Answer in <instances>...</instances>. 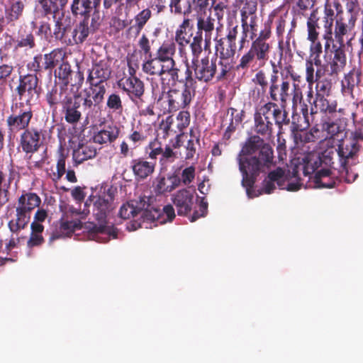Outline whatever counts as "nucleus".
I'll return each mask as SVG.
<instances>
[{"instance_id":"obj_28","label":"nucleus","mask_w":363,"mask_h":363,"mask_svg":"<svg viewBox=\"0 0 363 363\" xmlns=\"http://www.w3.org/2000/svg\"><path fill=\"white\" fill-rule=\"evenodd\" d=\"M111 72V69L107 62L99 61L89 70L86 81L106 84V81L110 77Z\"/></svg>"},{"instance_id":"obj_20","label":"nucleus","mask_w":363,"mask_h":363,"mask_svg":"<svg viewBox=\"0 0 363 363\" xmlns=\"http://www.w3.org/2000/svg\"><path fill=\"white\" fill-rule=\"evenodd\" d=\"M257 151H259V156L265 157L266 161L273 160L272 147L258 135H252L248 138L242 147L241 153L243 155H252Z\"/></svg>"},{"instance_id":"obj_64","label":"nucleus","mask_w":363,"mask_h":363,"mask_svg":"<svg viewBox=\"0 0 363 363\" xmlns=\"http://www.w3.org/2000/svg\"><path fill=\"white\" fill-rule=\"evenodd\" d=\"M255 60H256V57L254 55L252 52L249 50L241 57L240 62L238 65V69H247Z\"/></svg>"},{"instance_id":"obj_63","label":"nucleus","mask_w":363,"mask_h":363,"mask_svg":"<svg viewBox=\"0 0 363 363\" xmlns=\"http://www.w3.org/2000/svg\"><path fill=\"white\" fill-rule=\"evenodd\" d=\"M138 45L140 48V52L145 56L152 54L151 50L150 41L148 37L143 33L138 41Z\"/></svg>"},{"instance_id":"obj_49","label":"nucleus","mask_w":363,"mask_h":363,"mask_svg":"<svg viewBox=\"0 0 363 363\" xmlns=\"http://www.w3.org/2000/svg\"><path fill=\"white\" fill-rule=\"evenodd\" d=\"M320 143L323 146L327 147V148L321 152V158L325 163L330 164L333 157L335 155V153L337 152L338 154V147L336 148L333 145V141L331 138L328 140H321Z\"/></svg>"},{"instance_id":"obj_15","label":"nucleus","mask_w":363,"mask_h":363,"mask_svg":"<svg viewBox=\"0 0 363 363\" xmlns=\"http://www.w3.org/2000/svg\"><path fill=\"white\" fill-rule=\"evenodd\" d=\"M216 61V58L209 60L208 57L192 60V69L196 79L203 82L211 81L217 72Z\"/></svg>"},{"instance_id":"obj_48","label":"nucleus","mask_w":363,"mask_h":363,"mask_svg":"<svg viewBox=\"0 0 363 363\" xmlns=\"http://www.w3.org/2000/svg\"><path fill=\"white\" fill-rule=\"evenodd\" d=\"M307 113L308 110L306 109L303 116L293 114L291 129L294 135L295 133L301 132L309 126L310 124L306 117Z\"/></svg>"},{"instance_id":"obj_38","label":"nucleus","mask_w":363,"mask_h":363,"mask_svg":"<svg viewBox=\"0 0 363 363\" xmlns=\"http://www.w3.org/2000/svg\"><path fill=\"white\" fill-rule=\"evenodd\" d=\"M96 155V149L89 145H79L73 150L72 158L74 162L79 164L83 162L94 158Z\"/></svg>"},{"instance_id":"obj_11","label":"nucleus","mask_w":363,"mask_h":363,"mask_svg":"<svg viewBox=\"0 0 363 363\" xmlns=\"http://www.w3.org/2000/svg\"><path fill=\"white\" fill-rule=\"evenodd\" d=\"M33 116L32 108L28 104L23 102L13 104L11 113L6 121L9 133L16 135L21 130H27Z\"/></svg>"},{"instance_id":"obj_4","label":"nucleus","mask_w":363,"mask_h":363,"mask_svg":"<svg viewBox=\"0 0 363 363\" xmlns=\"http://www.w3.org/2000/svg\"><path fill=\"white\" fill-rule=\"evenodd\" d=\"M273 120L280 129L283 125L289 123L287 113L282 111L276 102L270 101L262 105L255 114V131L262 135H270L273 129Z\"/></svg>"},{"instance_id":"obj_27","label":"nucleus","mask_w":363,"mask_h":363,"mask_svg":"<svg viewBox=\"0 0 363 363\" xmlns=\"http://www.w3.org/2000/svg\"><path fill=\"white\" fill-rule=\"evenodd\" d=\"M101 0H72V13L75 16H84L91 13L92 11L99 8Z\"/></svg>"},{"instance_id":"obj_46","label":"nucleus","mask_w":363,"mask_h":363,"mask_svg":"<svg viewBox=\"0 0 363 363\" xmlns=\"http://www.w3.org/2000/svg\"><path fill=\"white\" fill-rule=\"evenodd\" d=\"M31 233L27 241V246L29 248L40 246L44 242V238L42 233L44 230L43 225L30 224Z\"/></svg>"},{"instance_id":"obj_5","label":"nucleus","mask_w":363,"mask_h":363,"mask_svg":"<svg viewBox=\"0 0 363 363\" xmlns=\"http://www.w3.org/2000/svg\"><path fill=\"white\" fill-rule=\"evenodd\" d=\"M183 83L181 89H171L167 91L166 100L164 101V103H167V106L164 108V113L176 112L189 106L195 95L196 81L192 77L191 69L188 66Z\"/></svg>"},{"instance_id":"obj_51","label":"nucleus","mask_w":363,"mask_h":363,"mask_svg":"<svg viewBox=\"0 0 363 363\" xmlns=\"http://www.w3.org/2000/svg\"><path fill=\"white\" fill-rule=\"evenodd\" d=\"M13 40L16 43V49L23 48L32 49L35 46V38L31 32L20 34L17 39Z\"/></svg>"},{"instance_id":"obj_56","label":"nucleus","mask_w":363,"mask_h":363,"mask_svg":"<svg viewBox=\"0 0 363 363\" xmlns=\"http://www.w3.org/2000/svg\"><path fill=\"white\" fill-rule=\"evenodd\" d=\"M106 106L113 112L121 113L123 111V106L119 94L116 93L110 94L107 98Z\"/></svg>"},{"instance_id":"obj_34","label":"nucleus","mask_w":363,"mask_h":363,"mask_svg":"<svg viewBox=\"0 0 363 363\" xmlns=\"http://www.w3.org/2000/svg\"><path fill=\"white\" fill-rule=\"evenodd\" d=\"M66 159L67 155L64 153V149L60 147L58 150L56 167H51L48 172L49 177L55 184H57L66 172Z\"/></svg>"},{"instance_id":"obj_13","label":"nucleus","mask_w":363,"mask_h":363,"mask_svg":"<svg viewBox=\"0 0 363 363\" xmlns=\"http://www.w3.org/2000/svg\"><path fill=\"white\" fill-rule=\"evenodd\" d=\"M272 74L269 79L268 94L270 100L273 102H280L283 107L285 106L289 98V82L283 79L281 82H279L278 69L275 64L272 63Z\"/></svg>"},{"instance_id":"obj_45","label":"nucleus","mask_w":363,"mask_h":363,"mask_svg":"<svg viewBox=\"0 0 363 363\" xmlns=\"http://www.w3.org/2000/svg\"><path fill=\"white\" fill-rule=\"evenodd\" d=\"M294 140L298 145L315 143L320 140V130L318 128H313L308 132L301 131L295 133Z\"/></svg>"},{"instance_id":"obj_36","label":"nucleus","mask_w":363,"mask_h":363,"mask_svg":"<svg viewBox=\"0 0 363 363\" xmlns=\"http://www.w3.org/2000/svg\"><path fill=\"white\" fill-rule=\"evenodd\" d=\"M180 69L177 67V63L165 65L162 77H160L161 83L163 86H174L179 79Z\"/></svg>"},{"instance_id":"obj_59","label":"nucleus","mask_w":363,"mask_h":363,"mask_svg":"<svg viewBox=\"0 0 363 363\" xmlns=\"http://www.w3.org/2000/svg\"><path fill=\"white\" fill-rule=\"evenodd\" d=\"M39 3L45 16L52 14L55 18L56 13L60 10L57 0H40Z\"/></svg>"},{"instance_id":"obj_17","label":"nucleus","mask_w":363,"mask_h":363,"mask_svg":"<svg viewBox=\"0 0 363 363\" xmlns=\"http://www.w3.org/2000/svg\"><path fill=\"white\" fill-rule=\"evenodd\" d=\"M334 6L337 10V16L335 23L334 36L335 40L340 44V47H344V36L352 31L356 23L354 17H348L346 20L342 16V11H339L341 5L339 2H335Z\"/></svg>"},{"instance_id":"obj_26","label":"nucleus","mask_w":363,"mask_h":363,"mask_svg":"<svg viewBox=\"0 0 363 363\" xmlns=\"http://www.w3.org/2000/svg\"><path fill=\"white\" fill-rule=\"evenodd\" d=\"M18 178V173L13 169L8 174L0 171V208L9 202L11 184Z\"/></svg>"},{"instance_id":"obj_30","label":"nucleus","mask_w":363,"mask_h":363,"mask_svg":"<svg viewBox=\"0 0 363 363\" xmlns=\"http://www.w3.org/2000/svg\"><path fill=\"white\" fill-rule=\"evenodd\" d=\"M164 66V63L150 54L145 57L142 64V70L148 75L162 77Z\"/></svg>"},{"instance_id":"obj_44","label":"nucleus","mask_w":363,"mask_h":363,"mask_svg":"<svg viewBox=\"0 0 363 363\" xmlns=\"http://www.w3.org/2000/svg\"><path fill=\"white\" fill-rule=\"evenodd\" d=\"M216 52L219 53L220 58L229 59L233 57L235 54L236 45L235 43L226 41L225 38L216 40Z\"/></svg>"},{"instance_id":"obj_62","label":"nucleus","mask_w":363,"mask_h":363,"mask_svg":"<svg viewBox=\"0 0 363 363\" xmlns=\"http://www.w3.org/2000/svg\"><path fill=\"white\" fill-rule=\"evenodd\" d=\"M252 82L261 87L262 95L266 93L267 89L269 86V82H268L267 75L265 72L262 69L255 74L254 78L252 79Z\"/></svg>"},{"instance_id":"obj_16","label":"nucleus","mask_w":363,"mask_h":363,"mask_svg":"<svg viewBox=\"0 0 363 363\" xmlns=\"http://www.w3.org/2000/svg\"><path fill=\"white\" fill-rule=\"evenodd\" d=\"M38 81L35 74L20 76L19 84L16 87L20 99H25L27 102L37 99L39 96Z\"/></svg>"},{"instance_id":"obj_41","label":"nucleus","mask_w":363,"mask_h":363,"mask_svg":"<svg viewBox=\"0 0 363 363\" xmlns=\"http://www.w3.org/2000/svg\"><path fill=\"white\" fill-rule=\"evenodd\" d=\"M337 179L332 177L330 169H323L318 171L314 177V184L318 188H332L336 184Z\"/></svg>"},{"instance_id":"obj_53","label":"nucleus","mask_w":363,"mask_h":363,"mask_svg":"<svg viewBox=\"0 0 363 363\" xmlns=\"http://www.w3.org/2000/svg\"><path fill=\"white\" fill-rule=\"evenodd\" d=\"M311 42L309 60L313 61L315 66L319 67L321 65L320 55L323 52L322 44L320 41H318V40Z\"/></svg>"},{"instance_id":"obj_10","label":"nucleus","mask_w":363,"mask_h":363,"mask_svg":"<svg viewBox=\"0 0 363 363\" xmlns=\"http://www.w3.org/2000/svg\"><path fill=\"white\" fill-rule=\"evenodd\" d=\"M293 177L296 179V182H290L288 175L284 169L277 167L276 169L271 171L267 177L262 182V192L265 194H271L277 186L281 189H286L288 191H295L300 189L301 184L299 179L296 178L297 172L294 169Z\"/></svg>"},{"instance_id":"obj_60","label":"nucleus","mask_w":363,"mask_h":363,"mask_svg":"<svg viewBox=\"0 0 363 363\" xmlns=\"http://www.w3.org/2000/svg\"><path fill=\"white\" fill-rule=\"evenodd\" d=\"M242 111L239 112L234 108H229L228 111V114L230 113L231 122L226 129V133H231L235 130L236 126L242 121Z\"/></svg>"},{"instance_id":"obj_7","label":"nucleus","mask_w":363,"mask_h":363,"mask_svg":"<svg viewBox=\"0 0 363 363\" xmlns=\"http://www.w3.org/2000/svg\"><path fill=\"white\" fill-rule=\"evenodd\" d=\"M354 130L350 131V136L338 145V157L344 162L358 157L363 143V124L355 119L356 113H352Z\"/></svg>"},{"instance_id":"obj_19","label":"nucleus","mask_w":363,"mask_h":363,"mask_svg":"<svg viewBox=\"0 0 363 363\" xmlns=\"http://www.w3.org/2000/svg\"><path fill=\"white\" fill-rule=\"evenodd\" d=\"M333 52L330 55H324V60L325 64V69L330 75H337L341 72L345 68L347 62V57L342 47L335 48Z\"/></svg>"},{"instance_id":"obj_54","label":"nucleus","mask_w":363,"mask_h":363,"mask_svg":"<svg viewBox=\"0 0 363 363\" xmlns=\"http://www.w3.org/2000/svg\"><path fill=\"white\" fill-rule=\"evenodd\" d=\"M55 19V24L51 30V38L62 41L67 32V26L62 22V18H57Z\"/></svg>"},{"instance_id":"obj_3","label":"nucleus","mask_w":363,"mask_h":363,"mask_svg":"<svg viewBox=\"0 0 363 363\" xmlns=\"http://www.w3.org/2000/svg\"><path fill=\"white\" fill-rule=\"evenodd\" d=\"M84 228L89 232V238L97 242H106L110 240V237H116V230L111 226H97L93 223H86L84 225L81 222L67 221L61 219L58 221L52 230L50 240L69 236L75 230Z\"/></svg>"},{"instance_id":"obj_47","label":"nucleus","mask_w":363,"mask_h":363,"mask_svg":"<svg viewBox=\"0 0 363 363\" xmlns=\"http://www.w3.org/2000/svg\"><path fill=\"white\" fill-rule=\"evenodd\" d=\"M362 72L359 69H352L345 77L343 86L351 94H353L354 88L359 85L361 82Z\"/></svg>"},{"instance_id":"obj_55","label":"nucleus","mask_w":363,"mask_h":363,"mask_svg":"<svg viewBox=\"0 0 363 363\" xmlns=\"http://www.w3.org/2000/svg\"><path fill=\"white\" fill-rule=\"evenodd\" d=\"M321 157L319 155H311L307 157V161L304 165L303 173L308 175L313 173L321 164Z\"/></svg>"},{"instance_id":"obj_24","label":"nucleus","mask_w":363,"mask_h":363,"mask_svg":"<svg viewBox=\"0 0 363 363\" xmlns=\"http://www.w3.org/2000/svg\"><path fill=\"white\" fill-rule=\"evenodd\" d=\"M41 143V131L36 128L27 129L21 135V147L26 153L38 151Z\"/></svg>"},{"instance_id":"obj_1","label":"nucleus","mask_w":363,"mask_h":363,"mask_svg":"<svg viewBox=\"0 0 363 363\" xmlns=\"http://www.w3.org/2000/svg\"><path fill=\"white\" fill-rule=\"evenodd\" d=\"M155 199L152 196H143L138 200L131 201L123 204L119 211V216L123 219L134 218L133 229L140 227L139 219L143 221H157L164 223L167 220L172 221L175 217L174 209L170 204L163 207L162 211L155 208L152 203Z\"/></svg>"},{"instance_id":"obj_21","label":"nucleus","mask_w":363,"mask_h":363,"mask_svg":"<svg viewBox=\"0 0 363 363\" xmlns=\"http://www.w3.org/2000/svg\"><path fill=\"white\" fill-rule=\"evenodd\" d=\"M219 17L213 16L211 14L206 17H199L197 19V31L203 34L204 49L208 50L211 45L212 35L214 29L219 31L220 27L218 26Z\"/></svg>"},{"instance_id":"obj_31","label":"nucleus","mask_w":363,"mask_h":363,"mask_svg":"<svg viewBox=\"0 0 363 363\" xmlns=\"http://www.w3.org/2000/svg\"><path fill=\"white\" fill-rule=\"evenodd\" d=\"M89 18H84V19L79 22L72 31V39L69 40L68 44H82L83 43L89 35L93 33L89 27Z\"/></svg>"},{"instance_id":"obj_39","label":"nucleus","mask_w":363,"mask_h":363,"mask_svg":"<svg viewBox=\"0 0 363 363\" xmlns=\"http://www.w3.org/2000/svg\"><path fill=\"white\" fill-rule=\"evenodd\" d=\"M191 27L190 19L184 18L177 28L175 32L174 40L181 48L190 43L191 34H189L187 30L191 29Z\"/></svg>"},{"instance_id":"obj_58","label":"nucleus","mask_w":363,"mask_h":363,"mask_svg":"<svg viewBox=\"0 0 363 363\" xmlns=\"http://www.w3.org/2000/svg\"><path fill=\"white\" fill-rule=\"evenodd\" d=\"M342 120H334L330 118L328 121L323 125V128L331 137L340 133L343 130V127L341 124Z\"/></svg>"},{"instance_id":"obj_37","label":"nucleus","mask_w":363,"mask_h":363,"mask_svg":"<svg viewBox=\"0 0 363 363\" xmlns=\"http://www.w3.org/2000/svg\"><path fill=\"white\" fill-rule=\"evenodd\" d=\"M340 169V175L341 178L344 179L347 183H352L358 177V173L356 172L352 167L358 162V157L354 160H348V161L344 162L339 157Z\"/></svg>"},{"instance_id":"obj_6","label":"nucleus","mask_w":363,"mask_h":363,"mask_svg":"<svg viewBox=\"0 0 363 363\" xmlns=\"http://www.w3.org/2000/svg\"><path fill=\"white\" fill-rule=\"evenodd\" d=\"M41 203L40 196L33 192L24 191L18 199L16 217L11 220L9 228L13 233H18L26 228L30 219V213Z\"/></svg>"},{"instance_id":"obj_42","label":"nucleus","mask_w":363,"mask_h":363,"mask_svg":"<svg viewBox=\"0 0 363 363\" xmlns=\"http://www.w3.org/2000/svg\"><path fill=\"white\" fill-rule=\"evenodd\" d=\"M119 135V129L116 126H108L94 135V141L99 144H105L114 141Z\"/></svg>"},{"instance_id":"obj_29","label":"nucleus","mask_w":363,"mask_h":363,"mask_svg":"<svg viewBox=\"0 0 363 363\" xmlns=\"http://www.w3.org/2000/svg\"><path fill=\"white\" fill-rule=\"evenodd\" d=\"M155 164L139 157L131 161V169L138 179H145L155 171Z\"/></svg>"},{"instance_id":"obj_61","label":"nucleus","mask_w":363,"mask_h":363,"mask_svg":"<svg viewBox=\"0 0 363 363\" xmlns=\"http://www.w3.org/2000/svg\"><path fill=\"white\" fill-rule=\"evenodd\" d=\"M314 62L312 60H307L306 62V80L308 83V85L311 86L313 85L315 81L320 77L319 71L318 70L314 74Z\"/></svg>"},{"instance_id":"obj_9","label":"nucleus","mask_w":363,"mask_h":363,"mask_svg":"<svg viewBox=\"0 0 363 363\" xmlns=\"http://www.w3.org/2000/svg\"><path fill=\"white\" fill-rule=\"evenodd\" d=\"M89 85L80 93L82 94V110L86 119H89L96 113L97 106L103 102L106 92L107 84L87 82Z\"/></svg>"},{"instance_id":"obj_33","label":"nucleus","mask_w":363,"mask_h":363,"mask_svg":"<svg viewBox=\"0 0 363 363\" xmlns=\"http://www.w3.org/2000/svg\"><path fill=\"white\" fill-rule=\"evenodd\" d=\"M179 186V175L176 173L161 177L157 180L155 187V192L159 194L169 193Z\"/></svg>"},{"instance_id":"obj_32","label":"nucleus","mask_w":363,"mask_h":363,"mask_svg":"<svg viewBox=\"0 0 363 363\" xmlns=\"http://www.w3.org/2000/svg\"><path fill=\"white\" fill-rule=\"evenodd\" d=\"M271 45L269 43H261L253 40L250 50L256 57V62L259 67H263L269 59Z\"/></svg>"},{"instance_id":"obj_23","label":"nucleus","mask_w":363,"mask_h":363,"mask_svg":"<svg viewBox=\"0 0 363 363\" xmlns=\"http://www.w3.org/2000/svg\"><path fill=\"white\" fill-rule=\"evenodd\" d=\"M152 11L146 8L140 11L130 21V26L126 30L128 38H136L140 34L141 31L152 18Z\"/></svg>"},{"instance_id":"obj_25","label":"nucleus","mask_w":363,"mask_h":363,"mask_svg":"<svg viewBox=\"0 0 363 363\" xmlns=\"http://www.w3.org/2000/svg\"><path fill=\"white\" fill-rule=\"evenodd\" d=\"M313 104L316 109L330 115V118L334 120H342L345 115L344 108H339L337 110V103L335 101H330L324 96H318L315 98Z\"/></svg>"},{"instance_id":"obj_12","label":"nucleus","mask_w":363,"mask_h":363,"mask_svg":"<svg viewBox=\"0 0 363 363\" xmlns=\"http://www.w3.org/2000/svg\"><path fill=\"white\" fill-rule=\"evenodd\" d=\"M113 197L111 194L105 193L100 195L91 196L85 202V206L90 207L92 206V213L96 219L101 223L99 226L104 225L103 223L105 221L107 214L113 209ZM104 226H107L104 225ZM114 228L113 225H111ZM116 230V237L118 235V230ZM113 238L112 236L111 238Z\"/></svg>"},{"instance_id":"obj_18","label":"nucleus","mask_w":363,"mask_h":363,"mask_svg":"<svg viewBox=\"0 0 363 363\" xmlns=\"http://www.w3.org/2000/svg\"><path fill=\"white\" fill-rule=\"evenodd\" d=\"M118 86L135 104L141 101L145 93V84L138 77L124 78L119 82Z\"/></svg>"},{"instance_id":"obj_14","label":"nucleus","mask_w":363,"mask_h":363,"mask_svg":"<svg viewBox=\"0 0 363 363\" xmlns=\"http://www.w3.org/2000/svg\"><path fill=\"white\" fill-rule=\"evenodd\" d=\"M145 150L149 158L152 160H156L158 156H160V162L162 165L172 163L179 157L177 151L173 150L169 145H166L163 148L162 143L157 138L150 142Z\"/></svg>"},{"instance_id":"obj_8","label":"nucleus","mask_w":363,"mask_h":363,"mask_svg":"<svg viewBox=\"0 0 363 363\" xmlns=\"http://www.w3.org/2000/svg\"><path fill=\"white\" fill-rule=\"evenodd\" d=\"M237 159L242 176V184L246 188L252 187L255 177L263 171L264 167H269L273 162V160L266 161L264 156H252L242 160L241 154Z\"/></svg>"},{"instance_id":"obj_52","label":"nucleus","mask_w":363,"mask_h":363,"mask_svg":"<svg viewBox=\"0 0 363 363\" xmlns=\"http://www.w3.org/2000/svg\"><path fill=\"white\" fill-rule=\"evenodd\" d=\"M242 3V7L240 10L241 18L248 19L249 17L257 16V0H240Z\"/></svg>"},{"instance_id":"obj_43","label":"nucleus","mask_w":363,"mask_h":363,"mask_svg":"<svg viewBox=\"0 0 363 363\" xmlns=\"http://www.w3.org/2000/svg\"><path fill=\"white\" fill-rule=\"evenodd\" d=\"M26 0H11L9 7L6 10V18L9 22H14L22 16Z\"/></svg>"},{"instance_id":"obj_50","label":"nucleus","mask_w":363,"mask_h":363,"mask_svg":"<svg viewBox=\"0 0 363 363\" xmlns=\"http://www.w3.org/2000/svg\"><path fill=\"white\" fill-rule=\"evenodd\" d=\"M72 72V71L70 65L68 62L65 61L64 60L58 67L57 69L55 70V77H58L63 82V84L61 86H68Z\"/></svg>"},{"instance_id":"obj_57","label":"nucleus","mask_w":363,"mask_h":363,"mask_svg":"<svg viewBox=\"0 0 363 363\" xmlns=\"http://www.w3.org/2000/svg\"><path fill=\"white\" fill-rule=\"evenodd\" d=\"M196 176V168L194 166H189L182 169L180 176H179V186L182 184L184 186L190 185L194 180Z\"/></svg>"},{"instance_id":"obj_22","label":"nucleus","mask_w":363,"mask_h":363,"mask_svg":"<svg viewBox=\"0 0 363 363\" xmlns=\"http://www.w3.org/2000/svg\"><path fill=\"white\" fill-rule=\"evenodd\" d=\"M194 194L189 189H182L172 195V201L179 216H186L191 212L194 205Z\"/></svg>"},{"instance_id":"obj_35","label":"nucleus","mask_w":363,"mask_h":363,"mask_svg":"<svg viewBox=\"0 0 363 363\" xmlns=\"http://www.w3.org/2000/svg\"><path fill=\"white\" fill-rule=\"evenodd\" d=\"M176 53V45L174 42H164L157 50L155 56L165 65L176 62L173 57Z\"/></svg>"},{"instance_id":"obj_2","label":"nucleus","mask_w":363,"mask_h":363,"mask_svg":"<svg viewBox=\"0 0 363 363\" xmlns=\"http://www.w3.org/2000/svg\"><path fill=\"white\" fill-rule=\"evenodd\" d=\"M45 98L50 108L61 106V114L67 123L75 125L80 121L83 112L81 94L73 93L66 86L55 85L48 91Z\"/></svg>"},{"instance_id":"obj_40","label":"nucleus","mask_w":363,"mask_h":363,"mask_svg":"<svg viewBox=\"0 0 363 363\" xmlns=\"http://www.w3.org/2000/svg\"><path fill=\"white\" fill-rule=\"evenodd\" d=\"M65 55L66 52L62 48L54 49L50 52L43 55L44 69L52 70L60 62H62L65 60Z\"/></svg>"}]
</instances>
